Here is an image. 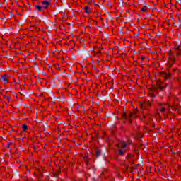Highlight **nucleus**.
Listing matches in <instances>:
<instances>
[{"label":"nucleus","mask_w":181,"mask_h":181,"mask_svg":"<svg viewBox=\"0 0 181 181\" xmlns=\"http://www.w3.org/2000/svg\"><path fill=\"white\" fill-rule=\"evenodd\" d=\"M173 107H175V103H173V99H172L168 100L167 103H160L158 111L161 112V114H165L166 110L167 112H169L170 108H173Z\"/></svg>","instance_id":"f257e3e1"},{"label":"nucleus","mask_w":181,"mask_h":181,"mask_svg":"<svg viewBox=\"0 0 181 181\" xmlns=\"http://www.w3.org/2000/svg\"><path fill=\"white\" fill-rule=\"evenodd\" d=\"M127 143L125 141H120L117 145L119 155H124L125 151H127Z\"/></svg>","instance_id":"f03ea898"},{"label":"nucleus","mask_w":181,"mask_h":181,"mask_svg":"<svg viewBox=\"0 0 181 181\" xmlns=\"http://www.w3.org/2000/svg\"><path fill=\"white\" fill-rule=\"evenodd\" d=\"M135 117V113H130L129 116L127 115V113L124 112L122 115L123 119H127L129 121L130 124H132V119Z\"/></svg>","instance_id":"7ed1b4c3"},{"label":"nucleus","mask_w":181,"mask_h":181,"mask_svg":"<svg viewBox=\"0 0 181 181\" xmlns=\"http://www.w3.org/2000/svg\"><path fill=\"white\" fill-rule=\"evenodd\" d=\"M1 81L4 83V84H8V83H9V76L6 74H4L1 77Z\"/></svg>","instance_id":"20e7f679"},{"label":"nucleus","mask_w":181,"mask_h":181,"mask_svg":"<svg viewBox=\"0 0 181 181\" xmlns=\"http://www.w3.org/2000/svg\"><path fill=\"white\" fill-rule=\"evenodd\" d=\"M50 6V1H44L42 4V9H47Z\"/></svg>","instance_id":"39448f33"},{"label":"nucleus","mask_w":181,"mask_h":181,"mask_svg":"<svg viewBox=\"0 0 181 181\" xmlns=\"http://www.w3.org/2000/svg\"><path fill=\"white\" fill-rule=\"evenodd\" d=\"M141 108H146L147 107H151V102L146 101V102H143L141 103Z\"/></svg>","instance_id":"423d86ee"},{"label":"nucleus","mask_w":181,"mask_h":181,"mask_svg":"<svg viewBox=\"0 0 181 181\" xmlns=\"http://www.w3.org/2000/svg\"><path fill=\"white\" fill-rule=\"evenodd\" d=\"M143 117L145 118V119L152 121V115H144V116H143Z\"/></svg>","instance_id":"0eeeda50"},{"label":"nucleus","mask_w":181,"mask_h":181,"mask_svg":"<svg viewBox=\"0 0 181 181\" xmlns=\"http://www.w3.org/2000/svg\"><path fill=\"white\" fill-rule=\"evenodd\" d=\"M85 12L88 14L91 13V11L90 10V7L88 6H85Z\"/></svg>","instance_id":"6e6552de"},{"label":"nucleus","mask_w":181,"mask_h":181,"mask_svg":"<svg viewBox=\"0 0 181 181\" xmlns=\"http://www.w3.org/2000/svg\"><path fill=\"white\" fill-rule=\"evenodd\" d=\"M28 125H26V124H23L22 125V129H23V131L24 132H26V131H28Z\"/></svg>","instance_id":"1a4fd4ad"},{"label":"nucleus","mask_w":181,"mask_h":181,"mask_svg":"<svg viewBox=\"0 0 181 181\" xmlns=\"http://www.w3.org/2000/svg\"><path fill=\"white\" fill-rule=\"evenodd\" d=\"M35 9H37V11H38V12H40L42 11V9H43V7H42L40 6H35Z\"/></svg>","instance_id":"9d476101"},{"label":"nucleus","mask_w":181,"mask_h":181,"mask_svg":"<svg viewBox=\"0 0 181 181\" xmlns=\"http://www.w3.org/2000/svg\"><path fill=\"white\" fill-rule=\"evenodd\" d=\"M169 62H170V63H175V58L170 57L169 58Z\"/></svg>","instance_id":"9b49d317"},{"label":"nucleus","mask_w":181,"mask_h":181,"mask_svg":"<svg viewBox=\"0 0 181 181\" xmlns=\"http://www.w3.org/2000/svg\"><path fill=\"white\" fill-rule=\"evenodd\" d=\"M141 12H146V6H144L141 8Z\"/></svg>","instance_id":"f8f14e48"},{"label":"nucleus","mask_w":181,"mask_h":181,"mask_svg":"<svg viewBox=\"0 0 181 181\" xmlns=\"http://www.w3.org/2000/svg\"><path fill=\"white\" fill-rule=\"evenodd\" d=\"M97 154H98V155H100V151H97Z\"/></svg>","instance_id":"ddd939ff"},{"label":"nucleus","mask_w":181,"mask_h":181,"mask_svg":"<svg viewBox=\"0 0 181 181\" xmlns=\"http://www.w3.org/2000/svg\"><path fill=\"white\" fill-rule=\"evenodd\" d=\"M161 88H162V90H163V88H163V87H162Z\"/></svg>","instance_id":"4468645a"}]
</instances>
